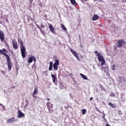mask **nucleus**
<instances>
[{
  "label": "nucleus",
  "instance_id": "1",
  "mask_svg": "<svg viewBox=\"0 0 126 126\" xmlns=\"http://www.w3.org/2000/svg\"><path fill=\"white\" fill-rule=\"evenodd\" d=\"M6 53H8V51H7L5 48L0 50V55H2V56L6 57L8 69L9 71H10L11 70V68H12V63L10 62V57H9V56H8Z\"/></svg>",
  "mask_w": 126,
  "mask_h": 126
},
{
  "label": "nucleus",
  "instance_id": "2",
  "mask_svg": "<svg viewBox=\"0 0 126 126\" xmlns=\"http://www.w3.org/2000/svg\"><path fill=\"white\" fill-rule=\"evenodd\" d=\"M20 44L21 54L22 58L24 59L26 56V48H25V46H24V44L23 43V41H22V40L20 41Z\"/></svg>",
  "mask_w": 126,
  "mask_h": 126
},
{
  "label": "nucleus",
  "instance_id": "3",
  "mask_svg": "<svg viewBox=\"0 0 126 126\" xmlns=\"http://www.w3.org/2000/svg\"><path fill=\"white\" fill-rule=\"evenodd\" d=\"M46 106L47 107L49 113H50V114L53 113V112L54 111V110L52 109L53 108H54L53 103H52L51 102L48 101L46 103Z\"/></svg>",
  "mask_w": 126,
  "mask_h": 126
},
{
  "label": "nucleus",
  "instance_id": "4",
  "mask_svg": "<svg viewBox=\"0 0 126 126\" xmlns=\"http://www.w3.org/2000/svg\"><path fill=\"white\" fill-rule=\"evenodd\" d=\"M97 57H98V60L99 63H101V65H103L104 63H105V59H104V57L103 56L101 55V53H98L96 55Z\"/></svg>",
  "mask_w": 126,
  "mask_h": 126
},
{
  "label": "nucleus",
  "instance_id": "5",
  "mask_svg": "<svg viewBox=\"0 0 126 126\" xmlns=\"http://www.w3.org/2000/svg\"><path fill=\"white\" fill-rule=\"evenodd\" d=\"M59 65H60V61L59 60H55V63L53 64L54 69L55 71H57L59 68Z\"/></svg>",
  "mask_w": 126,
  "mask_h": 126
},
{
  "label": "nucleus",
  "instance_id": "6",
  "mask_svg": "<svg viewBox=\"0 0 126 126\" xmlns=\"http://www.w3.org/2000/svg\"><path fill=\"white\" fill-rule=\"evenodd\" d=\"M101 70H103L104 72H107V71H109V67L108 66V65L106 63V62H104V63H103L102 65V63H101Z\"/></svg>",
  "mask_w": 126,
  "mask_h": 126
},
{
  "label": "nucleus",
  "instance_id": "7",
  "mask_svg": "<svg viewBox=\"0 0 126 126\" xmlns=\"http://www.w3.org/2000/svg\"><path fill=\"white\" fill-rule=\"evenodd\" d=\"M125 42L124 40H118L116 44L118 48H122V47H123V44H125Z\"/></svg>",
  "mask_w": 126,
  "mask_h": 126
},
{
  "label": "nucleus",
  "instance_id": "8",
  "mask_svg": "<svg viewBox=\"0 0 126 126\" xmlns=\"http://www.w3.org/2000/svg\"><path fill=\"white\" fill-rule=\"evenodd\" d=\"M0 40L3 42L4 41V33H3V32L2 31L0 30Z\"/></svg>",
  "mask_w": 126,
  "mask_h": 126
},
{
  "label": "nucleus",
  "instance_id": "9",
  "mask_svg": "<svg viewBox=\"0 0 126 126\" xmlns=\"http://www.w3.org/2000/svg\"><path fill=\"white\" fill-rule=\"evenodd\" d=\"M12 43L13 44V49H14V50H17V49H18V45L17 44V42H16L15 40H13Z\"/></svg>",
  "mask_w": 126,
  "mask_h": 126
},
{
  "label": "nucleus",
  "instance_id": "10",
  "mask_svg": "<svg viewBox=\"0 0 126 126\" xmlns=\"http://www.w3.org/2000/svg\"><path fill=\"white\" fill-rule=\"evenodd\" d=\"M25 117V114L22 112L20 111V110L18 109V118H22Z\"/></svg>",
  "mask_w": 126,
  "mask_h": 126
},
{
  "label": "nucleus",
  "instance_id": "11",
  "mask_svg": "<svg viewBox=\"0 0 126 126\" xmlns=\"http://www.w3.org/2000/svg\"><path fill=\"white\" fill-rule=\"evenodd\" d=\"M38 94V89L37 87H35L34 88V91L32 93V96H33V98H37L36 96H35V95H37Z\"/></svg>",
  "mask_w": 126,
  "mask_h": 126
},
{
  "label": "nucleus",
  "instance_id": "12",
  "mask_svg": "<svg viewBox=\"0 0 126 126\" xmlns=\"http://www.w3.org/2000/svg\"><path fill=\"white\" fill-rule=\"evenodd\" d=\"M49 30L52 32V33H56V31H55V28L53 27L52 24H50L49 26Z\"/></svg>",
  "mask_w": 126,
  "mask_h": 126
},
{
  "label": "nucleus",
  "instance_id": "13",
  "mask_svg": "<svg viewBox=\"0 0 126 126\" xmlns=\"http://www.w3.org/2000/svg\"><path fill=\"white\" fill-rule=\"evenodd\" d=\"M15 122V118L14 117H13L12 118H10L8 119L7 121V123L8 124H10L11 123H14Z\"/></svg>",
  "mask_w": 126,
  "mask_h": 126
},
{
  "label": "nucleus",
  "instance_id": "14",
  "mask_svg": "<svg viewBox=\"0 0 126 126\" xmlns=\"http://www.w3.org/2000/svg\"><path fill=\"white\" fill-rule=\"evenodd\" d=\"M70 51L71 52V53H72V55H73V56L76 58V57L78 56V54H77V53L76 52V51H74L72 49L70 48Z\"/></svg>",
  "mask_w": 126,
  "mask_h": 126
},
{
  "label": "nucleus",
  "instance_id": "15",
  "mask_svg": "<svg viewBox=\"0 0 126 126\" xmlns=\"http://www.w3.org/2000/svg\"><path fill=\"white\" fill-rule=\"evenodd\" d=\"M51 77L52 78L53 83H56V81H57V80H58V78H57V76H56V75H55L54 74H52Z\"/></svg>",
  "mask_w": 126,
  "mask_h": 126
},
{
  "label": "nucleus",
  "instance_id": "16",
  "mask_svg": "<svg viewBox=\"0 0 126 126\" xmlns=\"http://www.w3.org/2000/svg\"><path fill=\"white\" fill-rule=\"evenodd\" d=\"M98 19H99V16H98V15L95 14L92 17V20H93V21L98 20Z\"/></svg>",
  "mask_w": 126,
  "mask_h": 126
},
{
  "label": "nucleus",
  "instance_id": "17",
  "mask_svg": "<svg viewBox=\"0 0 126 126\" xmlns=\"http://www.w3.org/2000/svg\"><path fill=\"white\" fill-rule=\"evenodd\" d=\"M36 26H37V28H38V29L40 30L41 34H42V35H45V32L43 31V30H42V28L40 27V26H39L37 24H36Z\"/></svg>",
  "mask_w": 126,
  "mask_h": 126
},
{
  "label": "nucleus",
  "instance_id": "18",
  "mask_svg": "<svg viewBox=\"0 0 126 126\" xmlns=\"http://www.w3.org/2000/svg\"><path fill=\"white\" fill-rule=\"evenodd\" d=\"M33 56H32L31 57H30L28 60V63H31L33 62Z\"/></svg>",
  "mask_w": 126,
  "mask_h": 126
},
{
  "label": "nucleus",
  "instance_id": "19",
  "mask_svg": "<svg viewBox=\"0 0 126 126\" xmlns=\"http://www.w3.org/2000/svg\"><path fill=\"white\" fill-rule=\"evenodd\" d=\"M80 75H81V77H82V78H83V79H84L85 80H87V76H86V75H84L83 74H80Z\"/></svg>",
  "mask_w": 126,
  "mask_h": 126
},
{
  "label": "nucleus",
  "instance_id": "20",
  "mask_svg": "<svg viewBox=\"0 0 126 126\" xmlns=\"http://www.w3.org/2000/svg\"><path fill=\"white\" fill-rule=\"evenodd\" d=\"M70 1L71 4H73V5H75V4H77L76 1H75V0H70Z\"/></svg>",
  "mask_w": 126,
  "mask_h": 126
},
{
  "label": "nucleus",
  "instance_id": "21",
  "mask_svg": "<svg viewBox=\"0 0 126 126\" xmlns=\"http://www.w3.org/2000/svg\"><path fill=\"white\" fill-rule=\"evenodd\" d=\"M108 105L110 106V107H112V108H116V105L115 104L112 103V102H109L108 103Z\"/></svg>",
  "mask_w": 126,
  "mask_h": 126
},
{
  "label": "nucleus",
  "instance_id": "22",
  "mask_svg": "<svg viewBox=\"0 0 126 126\" xmlns=\"http://www.w3.org/2000/svg\"><path fill=\"white\" fill-rule=\"evenodd\" d=\"M82 115H85L87 113L86 109H84L81 110Z\"/></svg>",
  "mask_w": 126,
  "mask_h": 126
},
{
  "label": "nucleus",
  "instance_id": "23",
  "mask_svg": "<svg viewBox=\"0 0 126 126\" xmlns=\"http://www.w3.org/2000/svg\"><path fill=\"white\" fill-rule=\"evenodd\" d=\"M61 26H62V28L63 30H64V31H66V28H65V27L64 26V25H63V24H61Z\"/></svg>",
  "mask_w": 126,
  "mask_h": 126
},
{
  "label": "nucleus",
  "instance_id": "24",
  "mask_svg": "<svg viewBox=\"0 0 126 126\" xmlns=\"http://www.w3.org/2000/svg\"><path fill=\"white\" fill-rule=\"evenodd\" d=\"M100 88L102 90V91H106V89L101 85H100Z\"/></svg>",
  "mask_w": 126,
  "mask_h": 126
},
{
  "label": "nucleus",
  "instance_id": "25",
  "mask_svg": "<svg viewBox=\"0 0 126 126\" xmlns=\"http://www.w3.org/2000/svg\"><path fill=\"white\" fill-rule=\"evenodd\" d=\"M27 18L28 22H30V18H31V17H30L29 15H27Z\"/></svg>",
  "mask_w": 126,
  "mask_h": 126
},
{
  "label": "nucleus",
  "instance_id": "26",
  "mask_svg": "<svg viewBox=\"0 0 126 126\" xmlns=\"http://www.w3.org/2000/svg\"><path fill=\"white\" fill-rule=\"evenodd\" d=\"M110 97H115L116 95L115 94V93H111L110 94Z\"/></svg>",
  "mask_w": 126,
  "mask_h": 126
},
{
  "label": "nucleus",
  "instance_id": "27",
  "mask_svg": "<svg viewBox=\"0 0 126 126\" xmlns=\"http://www.w3.org/2000/svg\"><path fill=\"white\" fill-rule=\"evenodd\" d=\"M116 67V65H113L112 67V70H116V69L115 68Z\"/></svg>",
  "mask_w": 126,
  "mask_h": 126
},
{
  "label": "nucleus",
  "instance_id": "28",
  "mask_svg": "<svg viewBox=\"0 0 126 126\" xmlns=\"http://www.w3.org/2000/svg\"><path fill=\"white\" fill-rule=\"evenodd\" d=\"M76 58L79 62H80V58H79V57H78V55L77 56H76Z\"/></svg>",
  "mask_w": 126,
  "mask_h": 126
},
{
  "label": "nucleus",
  "instance_id": "29",
  "mask_svg": "<svg viewBox=\"0 0 126 126\" xmlns=\"http://www.w3.org/2000/svg\"><path fill=\"white\" fill-rule=\"evenodd\" d=\"M32 61H33L34 63H36V58H35V57L33 56V58L32 59Z\"/></svg>",
  "mask_w": 126,
  "mask_h": 126
},
{
  "label": "nucleus",
  "instance_id": "30",
  "mask_svg": "<svg viewBox=\"0 0 126 126\" xmlns=\"http://www.w3.org/2000/svg\"><path fill=\"white\" fill-rule=\"evenodd\" d=\"M52 68H53V66H49V70L50 71L52 70Z\"/></svg>",
  "mask_w": 126,
  "mask_h": 126
},
{
  "label": "nucleus",
  "instance_id": "31",
  "mask_svg": "<svg viewBox=\"0 0 126 126\" xmlns=\"http://www.w3.org/2000/svg\"><path fill=\"white\" fill-rule=\"evenodd\" d=\"M49 64V66H53V62H50Z\"/></svg>",
  "mask_w": 126,
  "mask_h": 126
},
{
  "label": "nucleus",
  "instance_id": "32",
  "mask_svg": "<svg viewBox=\"0 0 126 126\" xmlns=\"http://www.w3.org/2000/svg\"><path fill=\"white\" fill-rule=\"evenodd\" d=\"M64 108L65 109H66V110H67V109H68V108H69V106H64Z\"/></svg>",
  "mask_w": 126,
  "mask_h": 126
},
{
  "label": "nucleus",
  "instance_id": "33",
  "mask_svg": "<svg viewBox=\"0 0 126 126\" xmlns=\"http://www.w3.org/2000/svg\"><path fill=\"white\" fill-rule=\"evenodd\" d=\"M118 114H119V115H122V111L118 110Z\"/></svg>",
  "mask_w": 126,
  "mask_h": 126
},
{
  "label": "nucleus",
  "instance_id": "34",
  "mask_svg": "<svg viewBox=\"0 0 126 126\" xmlns=\"http://www.w3.org/2000/svg\"><path fill=\"white\" fill-rule=\"evenodd\" d=\"M40 26L41 28H45V26H44V25H43L42 24H41Z\"/></svg>",
  "mask_w": 126,
  "mask_h": 126
},
{
  "label": "nucleus",
  "instance_id": "35",
  "mask_svg": "<svg viewBox=\"0 0 126 126\" xmlns=\"http://www.w3.org/2000/svg\"><path fill=\"white\" fill-rule=\"evenodd\" d=\"M28 106V104H25V105H23V107H24L25 108H27Z\"/></svg>",
  "mask_w": 126,
  "mask_h": 126
},
{
  "label": "nucleus",
  "instance_id": "36",
  "mask_svg": "<svg viewBox=\"0 0 126 126\" xmlns=\"http://www.w3.org/2000/svg\"><path fill=\"white\" fill-rule=\"evenodd\" d=\"M103 116H102V118L105 120V113H103Z\"/></svg>",
  "mask_w": 126,
  "mask_h": 126
},
{
  "label": "nucleus",
  "instance_id": "37",
  "mask_svg": "<svg viewBox=\"0 0 126 126\" xmlns=\"http://www.w3.org/2000/svg\"><path fill=\"white\" fill-rule=\"evenodd\" d=\"M94 54H97V55H98V54H99V53H98V51H95L94 52Z\"/></svg>",
  "mask_w": 126,
  "mask_h": 126
},
{
  "label": "nucleus",
  "instance_id": "38",
  "mask_svg": "<svg viewBox=\"0 0 126 126\" xmlns=\"http://www.w3.org/2000/svg\"><path fill=\"white\" fill-rule=\"evenodd\" d=\"M90 100V101H92V100H93V98L92 97H91Z\"/></svg>",
  "mask_w": 126,
  "mask_h": 126
},
{
  "label": "nucleus",
  "instance_id": "39",
  "mask_svg": "<svg viewBox=\"0 0 126 126\" xmlns=\"http://www.w3.org/2000/svg\"><path fill=\"white\" fill-rule=\"evenodd\" d=\"M6 46L8 47L9 48V46L8 45V44H6Z\"/></svg>",
  "mask_w": 126,
  "mask_h": 126
},
{
  "label": "nucleus",
  "instance_id": "40",
  "mask_svg": "<svg viewBox=\"0 0 126 126\" xmlns=\"http://www.w3.org/2000/svg\"><path fill=\"white\" fill-rule=\"evenodd\" d=\"M46 100L47 101H50V98H47Z\"/></svg>",
  "mask_w": 126,
  "mask_h": 126
},
{
  "label": "nucleus",
  "instance_id": "41",
  "mask_svg": "<svg viewBox=\"0 0 126 126\" xmlns=\"http://www.w3.org/2000/svg\"><path fill=\"white\" fill-rule=\"evenodd\" d=\"M96 111H97V112H99V113H100V110H99L98 109H96Z\"/></svg>",
  "mask_w": 126,
  "mask_h": 126
},
{
  "label": "nucleus",
  "instance_id": "42",
  "mask_svg": "<svg viewBox=\"0 0 126 126\" xmlns=\"http://www.w3.org/2000/svg\"><path fill=\"white\" fill-rule=\"evenodd\" d=\"M106 126H110V125H109V124H106Z\"/></svg>",
  "mask_w": 126,
  "mask_h": 126
},
{
  "label": "nucleus",
  "instance_id": "43",
  "mask_svg": "<svg viewBox=\"0 0 126 126\" xmlns=\"http://www.w3.org/2000/svg\"><path fill=\"white\" fill-rule=\"evenodd\" d=\"M0 106H2V105L1 103H0Z\"/></svg>",
  "mask_w": 126,
  "mask_h": 126
},
{
  "label": "nucleus",
  "instance_id": "44",
  "mask_svg": "<svg viewBox=\"0 0 126 126\" xmlns=\"http://www.w3.org/2000/svg\"><path fill=\"white\" fill-rule=\"evenodd\" d=\"M0 106H2V105L1 103H0Z\"/></svg>",
  "mask_w": 126,
  "mask_h": 126
},
{
  "label": "nucleus",
  "instance_id": "45",
  "mask_svg": "<svg viewBox=\"0 0 126 126\" xmlns=\"http://www.w3.org/2000/svg\"><path fill=\"white\" fill-rule=\"evenodd\" d=\"M81 48H82V47H83V45H81Z\"/></svg>",
  "mask_w": 126,
  "mask_h": 126
},
{
  "label": "nucleus",
  "instance_id": "46",
  "mask_svg": "<svg viewBox=\"0 0 126 126\" xmlns=\"http://www.w3.org/2000/svg\"><path fill=\"white\" fill-rule=\"evenodd\" d=\"M32 20H33V19L32 18H31Z\"/></svg>",
  "mask_w": 126,
  "mask_h": 126
},
{
  "label": "nucleus",
  "instance_id": "47",
  "mask_svg": "<svg viewBox=\"0 0 126 126\" xmlns=\"http://www.w3.org/2000/svg\"><path fill=\"white\" fill-rule=\"evenodd\" d=\"M22 105H24V103H22Z\"/></svg>",
  "mask_w": 126,
  "mask_h": 126
},
{
  "label": "nucleus",
  "instance_id": "48",
  "mask_svg": "<svg viewBox=\"0 0 126 126\" xmlns=\"http://www.w3.org/2000/svg\"><path fill=\"white\" fill-rule=\"evenodd\" d=\"M11 53H13V51H12Z\"/></svg>",
  "mask_w": 126,
  "mask_h": 126
},
{
  "label": "nucleus",
  "instance_id": "49",
  "mask_svg": "<svg viewBox=\"0 0 126 126\" xmlns=\"http://www.w3.org/2000/svg\"><path fill=\"white\" fill-rule=\"evenodd\" d=\"M126 2V0H125Z\"/></svg>",
  "mask_w": 126,
  "mask_h": 126
}]
</instances>
